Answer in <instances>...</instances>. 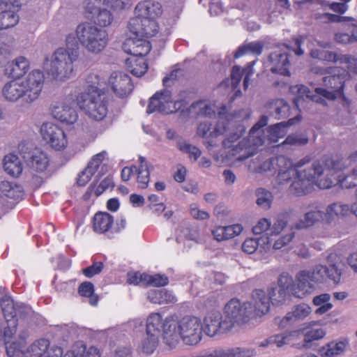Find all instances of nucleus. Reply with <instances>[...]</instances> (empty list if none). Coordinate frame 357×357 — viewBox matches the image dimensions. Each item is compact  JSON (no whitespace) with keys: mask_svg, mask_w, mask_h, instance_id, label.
<instances>
[{"mask_svg":"<svg viewBox=\"0 0 357 357\" xmlns=\"http://www.w3.org/2000/svg\"><path fill=\"white\" fill-rule=\"evenodd\" d=\"M84 17L93 23L83 22L75 29L77 42L89 53L98 54L109 43V35L104 29L110 26L114 16L102 0H84L82 3Z\"/></svg>","mask_w":357,"mask_h":357,"instance_id":"nucleus-1","label":"nucleus"},{"mask_svg":"<svg viewBox=\"0 0 357 357\" xmlns=\"http://www.w3.org/2000/svg\"><path fill=\"white\" fill-rule=\"evenodd\" d=\"M311 160V156L306 155L294 164L291 161L290 167L278 175V183L284 184L291 181L289 190L291 194L297 197L310 193L314 185L320 189L331 188L333 183L332 178H325V172L329 169L327 168V160H324L322 157L314 161L310 169H302Z\"/></svg>","mask_w":357,"mask_h":357,"instance_id":"nucleus-2","label":"nucleus"},{"mask_svg":"<svg viewBox=\"0 0 357 357\" xmlns=\"http://www.w3.org/2000/svg\"><path fill=\"white\" fill-rule=\"evenodd\" d=\"M277 287H271L266 295L262 289H255L252 291V297L254 304L250 302L241 303L237 298L231 299L225 306L224 313L227 321H230L231 328L236 324L247 323L252 316L261 317L266 314L271 306V303L275 304L273 296L275 295Z\"/></svg>","mask_w":357,"mask_h":357,"instance_id":"nucleus-3","label":"nucleus"},{"mask_svg":"<svg viewBox=\"0 0 357 357\" xmlns=\"http://www.w3.org/2000/svg\"><path fill=\"white\" fill-rule=\"evenodd\" d=\"M202 337V323L195 316L178 318L171 315L165 319L164 342L169 348L176 347L181 340L188 345H196Z\"/></svg>","mask_w":357,"mask_h":357,"instance_id":"nucleus-4","label":"nucleus"},{"mask_svg":"<svg viewBox=\"0 0 357 357\" xmlns=\"http://www.w3.org/2000/svg\"><path fill=\"white\" fill-rule=\"evenodd\" d=\"M45 83V75L40 70H33L25 77L13 79L5 84L2 89L4 98L10 102L22 98L32 103L40 97Z\"/></svg>","mask_w":357,"mask_h":357,"instance_id":"nucleus-5","label":"nucleus"},{"mask_svg":"<svg viewBox=\"0 0 357 357\" xmlns=\"http://www.w3.org/2000/svg\"><path fill=\"white\" fill-rule=\"evenodd\" d=\"M268 123V117L263 115L260 117L259 120L252 127L250 130L249 135L247 138L243 139L238 142L237 145H234L242 135L244 132L243 127L239 129V133L234 132L228 136L222 141V145L225 149H231V155H236L244 151L243 154H240L237 159L243 160L253 155V151L255 146L262 145L265 142V137L259 135L260 130L266 126Z\"/></svg>","mask_w":357,"mask_h":357,"instance_id":"nucleus-6","label":"nucleus"},{"mask_svg":"<svg viewBox=\"0 0 357 357\" xmlns=\"http://www.w3.org/2000/svg\"><path fill=\"white\" fill-rule=\"evenodd\" d=\"M74 40L73 36H67L66 47L56 49L52 56L47 73L56 79L64 80L73 73V63L78 59L79 54L78 44Z\"/></svg>","mask_w":357,"mask_h":357,"instance_id":"nucleus-7","label":"nucleus"},{"mask_svg":"<svg viewBox=\"0 0 357 357\" xmlns=\"http://www.w3.org/2000/svg\"><path fill=\"white\" fill-rule=\"evenodd\" d=\"M77 103L85 114L95 121H102L108 114V97L96 86L91 93H82L77 97Z\"/></svg>","mask_w":357,"mask_h":357,"instance_id":"nucleus-8","label":"nucleus"},{"mask_svg":"<svg viewBox=\"0 0 357 357\" xmlns=\"http://www.w3.org/2000/svg\"><path fill=\"white\" fill-rule=\"evenodd\" d=\"M18 153L26 167L31 173H45L51 164L49 153L41 148L34 146L32 143L22 141L17 146Z\"/></svg>","mask_w":357,"mask_h":357,"instance_id":"nucleus-9","label":"nucleus"},{"mask_svg":"<svg viewBox=\"0 0 357 357\" xmlns=\"http://www.w3.org/2000/svg\"><path fill=\"white\" fill-rule=\"evenodd\" d=\"M0 306L7 322L4 335L13 337L16 333L18 319L24 318L29 313V307L23 303H16L10 295H4L0 300Z\"/></svg>","mask_w":357,"mask_h":357,"instance_id":"nucleus-10","label":"nucleus"},{"mask_svg":"<svg viewBox=\"0 0 357 357\" xmlns=\"http://www.w3.org/2000/svg\"><path fill=\"white\" fill-rule=\"evenodd\" d=\"M324 160H327V168L329 169L325 172V178H332L333 181L331 188L336 185L347 189L357 186V168L354 167L350 174L342 177L339 174L346 167L342 158L338 155L324 156Z\"/></svg>","mask_w":357,"mask_h":357,"instance_id":"nucleus-11","label":"nucleus"},{"mask_svg":"<svg viewBox=\"0 0 357 357\" xmlns=\"http://www.w3.org/2000/svg\"><path fill=\"white\" fill-rule=\"evenodd\" d=\"M294 41L296 48L294 50L291 49L289 45L285 44L279 45L274 51H273L269 56L268 61L270 62V70L273 73H278L282 75L289 76V66L290 62L289 56L290 52L294 51L296 55L301 56L303 54L301 46L302 40L299 38H294Z\"/></svg>","mask_w":357,"mask_h":357,"instance_id":"nucleus-12","label":"nucleus"},{"mask_svg":"<svg viewBox=\"0 0 357 357\" xmlns=\"http://www.w3.org/2000/svg\"><path fill=\"white\" fill-rule=\"evenodd\" d=\"M347 75L344 71L342 73L334 74L323 77V85L324 88L317 87L314 91L321 95L322 98L333 100L344 95L345 77Z\"/></svg>","mask_w":357,"mask_h":357,"instance_id":"nucleus-13","label":"nucleus"},{"mask_svg":"<svg viewBox=\"0 0 357 357\" xmlns=\"http://www.w3.org/2000/svg\"><path fill=\"white\" fill-rule=\"evenodd\" d=\"M43 139L52 149L61 151L66 149L68 144L67 136L64 130L52 122L43 123L40 128Z\"/></svg>","mask_w":357,"mask_h":357,"instance_id":"nucleus-14","label":"nucleus"},{"mask_svg":"<svg viewBox=\"0 0 357 357\" xmlns=\"http://www.w3.org/2000/svg\"><path fill=\"white\" fill-rule=\"evenodd\" d=\"M231 329L230 321L223 319L222 313L218 310H211L204 317L202 331L210 337L219 333H226Z\"/></svg>","mask_w":357,"mask_h":357,"instance_id":"nucleus-15","label":"nucleus"},{"mask_svg":"<svg viewBox=\"0 0 357 357\" xmlns=\"http://www.w3.org/2000/svg\"><path fill=\"white\" fill-rule=\"evenodd\" d=\"M52 116L66 125H72L77 122L78 114L70 105V100L61 98L52 102L50 107Z\"/></svg>","mask_w":357,"mask_h":357,"instance_id":"nucleus-16","label":"nucleus"},{"mask_svg":"<svg viewBox=\"0 0 357 357\" xmlns=\"http://www.w3.org/2000/svg\"><path fill=\"white\" fill-rule=\"evenodd\" d=\"M128 28L134 36L147 40L155 36L159 30L156 20L135 17L128 22Z\"/></svg>","mask_w":357,"mask_h":357,"instance_id":"nucleus-17","label":"nucleus"},{"mask_svg":"<svg viewBox=\"0 0 357 357\" xmlns=\"http://www.w3.org/2000/svg\"><path fill=\"white\" fill-rule=\"evenodd\" d=\"M28 1L29 0H0V17L4 27L9 29L18 23L19 16L17 13Z\"/></svg>","mask_w":357,"mask_h":357,"instance_id":"nucleus-18","label":"nucleus"},{"mask_svg":"<svg viewBox=\"0 0 357 357\" xmlns=\"http://www.w3.org/2000/svg\"><path fill=\"white\" fill-rule=\"evenodd\" d=\"M108 85L114 93L119 98L128 96L134 88L131 77L121 71H114L110 74Z\"/></svg>","mask_w":357,"mask_h":357,"instance_id":"nucleus-19","label":"nucleus"},{"mask_svg":"<svg viewBox=\"0 0 357 357\" xmlns=\"http://www.w3.org/2000/svg\"><path fill=\"white\" fill-rule=\"evenodd\" d=\"M173 104L172 93L170 91L164 89L156 92L150 99L146 112L152 114L159 112L168 114L173 112L172 105Z\"/></svg>","mask_w":357,"mask_h":357,"instance_id":"nucleus-20","label":"nucleus"},{"mask_svg":"<svg viewBox=\"0 0 357 357\" xmlns=\"http://www.w3.org/2000/svg\"><path fill=\"white\" fill-rule=\"evenodd\" d=\"M123 51L132 57L145 56L151 50L150 42L141 37L128 38L122 45Z\"/></svg>","mask_w":357,"mask_h":357,"instance_id":"nucleus-21","label":"nucleus"},{"mask_svg":"<svg viewBox=\"0 0 357 357\" xmlns=\"http://www.w3.org/2000/svg\"><path fill=\"white\" fill-rule=\"evenodd\" d=\"M211 128L212 124L210 122H202L199 124L197 131L199 136L209 138L204 142V144L208 150L218 145L215 139L226 132V126L223 123H218L213 131H211Z\"/></svg>","mask_w":357,"mask_h":357,"instance_id":"nucleus-22","label":"nucleus"},{"mask_svg":"<svg viewBox=\"0 0 357 357\" xmlns=\"http://www.w3.org/2000/svg\"><path fill=\"white\" fill-rule=\"evenodd\" d=\"M290 91L297 94L294 99V104L298 109L299 107L303 106L305 102L310 106L313 102L326 105V100L321 97V95H318L316 92L315 94L311 95L309 89L304 85L292 86L290 87Z\"/></svg>","mask_w":357,"mask_h":357,"instance_id":"nucleus-23","label":"nucleus"},{"mask_svg":"<svg viewBox=\"0 0 357 357\" xmlns=\"http://www.w3.org/2000/svg\"><path fill=\"white\" fill-rule=\"evenodd\" d=\"M311 312L312 308L308 304L300 303L294 305L291 311L288 312L282 319H280L278 322V319L276 318L275 321L278 324L279 328H284L296 321L305 319Z\"/></svg>","mask_w":357,"mask_h":357,"instance_id":"nucleus-24","label":"nucleus"},{"mask_svg":"<svg viewBox=\"0 0 357 357\" xmlns=\"http://www.w3.org/2000/svg\"><path fill=\"white\" fill-rule=\"evenodd\" d=\"M93 231L98 234H107L109 238L112 236L114 224V217L107 212L98 211L93 215L91 222Z\"/></svg>","mask_w":357,"mask_h":357,"instance_id":"nucleus-25","label":"nucleus"},{"mask_svg":"<svg viewBox=\"0 0 357 357\" xmlns=\"http://www.w3.org/2000/svg\"><path fill=\"white\" fill-rule=\"evenodd\" d=\"M317 276L313 275V272L302 271L296 275L297 284L293 287L292 292L294 296L298 298H304L310 294L314 289L313 285L310 280H315Z\"/></svg>","mask_w":357,"mask_h":357,"instance_id":"nucleus-26","label":"nucleus"},{"mask_svg":"<svg viewBox=\"0 0 357 357\" xmlns=\"http://www.w3.org/2000/svg\"><path fill=\"white\" fill-rule=\"evenodd\" d=\"M135 17L156 20L162 14L161 4L155 1L145 0L139 2L135 7Z\"/></svg>","mask_w":357,"mask_h":357,"instance_id":"nucleus-27","label":"nucleus"},{"mask_svg":"<svg viewBox=\"0 0 357 357\" xmlns=\"http://www.w3.org/2000/svg\"><path fill=\"white\" fill-rule=\"evenodd\" d=\"M291 160L284 155L275 157L264 160L258 167L255 168L257 172H265L275 170L278 172V175L291 165Z\"/></svg>","mask_w":357,"mask_h":357,"instance_id":"nucleus-28","label":"nucleus"},{"mask_svg":"<svg viewBox=\"0 0 357 357\" xmlns=\"http://www.w3.org/2000/svg\"><path fill=\"white\" fill-rule=\"evenodd\" d=\"M30 63L29 60L24 56H19L7 63L5 68V73L9 77L21 79L29 70Z\"/></svg>","mask_w":357,"mask_h":357,"instance_id":"nucleus-29","label":"nucleus"},{"mask_svg":"<svg viewBox=\"0 0 357 357\" xmlns=\"http://www.w3.org/2000/svg\"><path fill=\"white\" fill-rule=\"evenodd\" d=\"M301 116L297 115L294 118L289 119L287 122H280L269 126L267 128V135L265 140L270 142H277L280 138H282L287 134V128L301 121Z\"/></svg>","mask_w":357,"mask_h":357,"instance_id":"nucleus-30","label":"nucleus"},{"mask_svg":"<svg viewBox=\"0 0 357 357\" xmlns=\"http://www.w3.org/2000/svg\"><path fill=\"white\" fill-rule=\"evenodd\" d=\"M255 61L250 62L248 63L246 67L241 70V68L238 66H234L231 72V87L233 89H236L241 79L243 74H245L244 79H243V87L244 89H247L250 82V77L253 74V66L255 63Z\"/></svg>","mask_w":357,"mask_h":357,"instance_id":"nucleus-31","label":"nucleus"},{"mask_svg":"<svg viewBox=\"0 0 357 357\" xmlns=\"http://www.w3.org/2000/svg\"><path fill=\"white\" fill-rule=\"evenodd\" d=\"M322 221L325 222V213L315 206L305 213L303 219L295 224L294 228L296 229H307Z\"/></svg>","mask_w":357,"mask_h":357,"instance_id":"nucleus-32","label":"nucleus"},{"mask_svg":"<svg viewBox=\"0 0 357 357\" xmlns=\"http://www.w3.org/2000/svg\"><path fill=\"white\" fill-rule=\"evenodd\" d=\"M313 275H319V277L315 278L316 282H321L325 278H328L333 280L335 284H338L341 279V271L335 264L329 266H317L313 271Z\"/></svg>","mask_w":357,"mask_h":357,"instance_id":"nucleus-33","label":"nucleus"},{"mask_svg":"<svg viewBox=\"0 0 357 357\" xmlns=\"http://www.w3.org/2000/svg\"><path fill=\"white\" fill-rule=\"evenodd\" d=\"M114 186L115 183L113 177L112 176L109 175L100 183L93 181L88 188L84 197L86 200L92 195L99 197L107 190H112Z\"/></svg>","mask_w":357,"mask_h":357,"instance_id":"nucleus-34","label":"nucleus"},{"mask_svg":"<svg viewBox=\"0 0 357 357\" xmlns=\"http://www.w3.org/2000/svg\"><path fill=\"white\" fill-rule=\"evenodd\" d=\"M351 213V207L342 202H335L328 205L325 213V222L331 223L336 218H344Z\"/></svg>","mask_w":357,"mask_h":357,"instance_id":"nucleus-35","label":"nucleus"},{"mask_svg":"<svg viewBox=\"0 0 357 357\" xmlns=\"http://www.w3.org/2000/svg\"><path fill=\"white\" fill-rule=\"evenodd\" d=\"M243 231V227L239 224L229 226H218L212 231L214 238L218 241H222L239 235Z\"/></svg>","mask_w":357,"mask_h":357,"instance_id":"nucleus-36","label":"nucleus"},{"mask_svg":"<svg viewBox=\"0 0 357 357\" xmlns=\"http://www.w3.org/2000/svg\"><path fill=\"white\" fill-rule=\"evenodd\" d=\"M4 171L13 177H18L22 172V165L18 156L14 153L6 155L3 160Z\"/></svg>","mask_w":357,"mask_h":357,"instance_id":"nucleus-37","label":"nucleus"},{"mask_svg":"<svg viewBox=\"0 0 357 357\" xmlns=\"http://www.w3.org/2000/svg\"><path fill=\"white\" fill-rule=\"evenodd\" d=\"M267 109L276 119L288 118L290 116V107L282 99H276L268 102Z\"/></svg>","mask_w":357,"mask_h":357,"instance_id":"nucleus-38","label":"nucleus"},{"mask_svg":"<svg viewBox=\"0 0 357 357\" xmlns=\"http://www.w3.org/2000/svg\"><path fill=\"white\" fill-rule=\"evenodd\" d=\"M147 299L154 304L174 303L176 301L174 296L166 289H151L147 293Z\"/></svg>","mask_w":357,"mask_h":357,"instance_id":"nucleus-39","label":"nucleus"},{"mask_svg":"<svg viewBox=\"0 0 357 357\" xmlns=\"http://www.w3.org/2000/svg\"><path fill=\"white\" fill-rule=\"evenodd\" d=\"M144 57H130L126 60V68L133 75L141 77L147 71L148 63Z\"/></svg>","mask_w":357,"mask_h":357,"instance_id":"nucleus-40","label":"nucleus"},{"mask_svg":"<svg viewBox=\"0 0 357 357\" xmlns=\"http://www.w3.org/2000/svg\"><path fill=\"white\" fill-rule=\"evenodd\" d=\"M71 350L74 357H100V351L97 347H87L83 341L75 342Z\"/></svg>","mask_w":357,"mask_h":357,"instance_id":"nucleus-41","label":"nucleus"},{"mask_svg":"<svg viewBox=\"0 0 357 357\" xmlns=\"http://www.w3.org/2000/svg\"><path fill=\"white\" fill-rule=\"evenodd\" d=\"M139 165L137 167V169H136V173L135 175L137 176V186L140 189H146L149 183L150 179V171L149 168L148 162L146 160V158L140 156L139 158Z\"/></svg>","mask_w":357,"mask_h":357,"instance_id":"nucleus-42","label":"nucleus"},{"mask_svg":"<svg viewBox=\"0 0 357 357\" xmlns=\"http://www.w3.org/2000/svg\"><path fill=\"white\" fill-rule=\"evenodd\" d=\"M164 322L162 315L158 312L151 313L146 319V332L147 334H155L159 335L161 329L164 333ZM164 337V333L162 334Z\"/></svg>","mask_w":357,"mask_h":357,"instance_id":"nucleus-43","label":"nucleus"},{"mask_svg":"<svg viewBox=\"0 0 357 357\" xmlns=\"http://www.w3.org/2000/svg\"><path fill=\"white\" fill-rule=\"evenodd\" d=\"M49 347L48 340L44 338L38 340L24 351L22 357H42Z\"/></svg>","mask_w":357,"mask_h":357,"instance_id":"nucleus-44","label":"nucleus"},{"mask_svg":"<svg viewBox=\"0 0 357 357\" xmlns=\"http://www.w3.org/2000/svg\"><path fill=\"white\" fill-rule=\"evenodd\" d=\"M78 294L82 297L88 298L89 303L96 306L99 301V296L95 294L94 285L91 282H83L78 287Z\"/></svg>","mask_w":357,"mask_h":357,"instance_id":"nucleus-45","label":"nucleus"},{"mask_svg":"<svg viewBox=\"0 0 357 357\" xmlns=\"http://www.w3.org/2000/svg\"><path fill=\"white\" fill-rule=\"evenodd\" d=\"M345 347L343 342H331L321 347L318 352L321 357H334L343 353Z\"/></svg>","mask_w":357,"mask_h":357,"instance_id":"nucleus-46","label":"nucleus"},{"mask_svg":"<svg viewBox=\"0 0 357 357\" xmlns=\"http://www.w3.org/2000/svg\"><path fill=\"white\" fill-rule=\"evenodd\" d=\"M12 337H6L3 335V339L6 346V351L8 357H15L22 356L24 351L22 349L24 348L26 344V337H22L19 342H10V340Z\"/></svg>","mask_w":357,"mask_h":357,"instance_id":"nucleus-47","label":"nucleus"},{"mask_svg":"<svg viewBox=\"0 0 357 357\" xmlns=\"http://www.w3.org/2000/svg\"><path fill=\"white\" fill-rule=\"evenodd\" d=\"M316 324V321L309 322L305 327L299 330L300 333H303L306 331L304 335L305 343H310L315 340H319L326 335V332L322 328L310 329L312 326L315 325Z\"/></svg>","mask_w":357,"mask_h":357,"instance_id":"nucleus-48","label":"nucleus"},{"mask_svg":"<svg viewBox=\"0 0 357 357\" xmlns=\"http://www.w3.org/2000/svg\"><path fill=\"white\" fill-rule=\"evenodd\" d=\"M338 53L330 50L322 49H312L310 51V55L312 59H318L326 63H336L339 57Z\"/></svg>","mask_w":357,"mask_h":357,"instance_id":"nucleus-49","label":"nucleus"},{"mask_svg":"<svg viewBox=\"0 0 357 357\" xmlns=\"http://www.w3.org/2000/svg\"><path fill=\"white\" fill-rule=\"evenodd\" d=\"M263 51V45L259 42H252L247 45H241L238 47L234 54L235 59L241 57L242 56L251 52L256 55H259Z\"/></svg>","mask_w":357,"mask_h":357,"instance_id":"nucleus-50","label":"nucleus"},{"mask_svg":"<svg viewBox=\"0 0 357 357\" xmlns=\"http://www.w3.org/2000/svg\"><path fill=\"white\" fill-rule=\"evenodd\" d=\"M177 147L181 151L188 153L190 159L193 161H197L201 156V150L198 147L187 143L185 140L178 141L177 142Z\"/></svg>","mask_w":357,"mask_h":357,"instance_id":"nucleus-51","label":"nucleus"},{"mask_svg":"<svg viewBox=\"0 0 357 357\" xmlns=\"http://www.w3.org/2000/svg\"><path fill=\"white\" fill-rule=\"evenodd\" d=\"M158 335L155 334H147L142 342V352L146 354H151L158 345Z\"/></svg>","mask_w":357,"mask_h":357,"instance_id":"nucleus-52","label":"nucleus"},{"mask_svg":"<svg viewBox=\"0 0 357 357\" xmlns=\"http://www.w3.org/2000/svg\"><path fill=\"white\" fill-rule=\"evenodd\" d=\"M290 214L288 212H283L278 215L274 219L271 227V234H279L287 226L289 220Z\"/></svg>","mask_w":357,"mask_h":357,"instance_id":"nucleus-53","label":"nucleus"},{"mask_svg":"<svg viewBox=\"0 0 357 357\" xmlns=\"http://www.w3.org/2000/svg\"><path fill=\"white\" fill-rule=\"evenodd\" d=\"M144 279L146 280V287H164L168 284L169 283V278L165 274L162 275L158 273L155 275H149L146 273V275L144 276Z\"/></svg>","mask_w":357,"mask_h":357,"instance_id":"nucleus-54","label":"nucleus"},{"mask_svg":"<svg viewBox=\"0 0 357 357\" xmlns=\"http://www.w3.org/2000/svg\"><path fill=\"white\" fill-rule=\"evenodd\" d=\"M257 197V204L261 208L268 209L271 207L273 195L272 193L264 188H259L256 191Z\"/></svg>","mask_w":357,"mask_h":357,"instance_id":"nucleus-55","label":"nucleus"},{"mask_svg":"<svg viewBox=\"0 0 357 357\" xmlns=\"http://www.w3.org/2000/svg\"><path fill=\"white\" fill-rule=\"evenodd\" d=\"M300 334V331H294L285 335H275L271 336L267 339V343H271L278 347H280L285 344L289 343V340L291 337L296 336Z\"/></svg>","mask_w":357,"mask_h":357,"instance_id":"nucleus-56","label":"nucleus"},{"mask_svg":"<svg viewBox=\"0 0 357 357\" xmlns=\"http://www.w3.org/2000/svg\"><path fill=\"white\" fill-rule=\"evenodd\" d=\"M337 63L344 65L348 72L357 74V59L349 54H339Z\"/></svg>","mask_w":357,"mask_h":357,"instance_id":"nucleus-57","label":"nucleus"},{"mask_svg":"<svg viewBox=\"0 0 357 357\" xmlns=\"http://www.w3.org/2000/svg\"><path fill=\"white\" fill-rule=\"evenodd\" d=\"M308 142V138L303 135L293 134L289 135L282 142L283 145H291V146H302L305 145Z\"/></svg>","mask_w":357,"mask_h":357,"instance_id":"nucleus-58","label":"nucleus"},{"mask_svg":"<svg viewBox=\"0 0 357 357\" xmlns=\"http://www.w3.org/2000/svg\"><path fill=\"white\" fill-rule=\"evenodd\" d=\"M105 155V151L97 153L91 158L86 167L94 174L104 160Z\"/></svg>","mask_w":357,"mask_h":357,"instance_id":"nucleus-59","label":"nucleus"},{"mask_svg":"<svg viewBox=\"0 0 357 357\" xmlns=\"http://www.w3.org/2000/svg\"><path fill=\"white\" fill-rule=\"evenodd\" d=\"M191 107L192 108H199V114L203 116H211L215 113L212 107L204 100H199L194 102L192 104Z\"/></svg>","mask_w":357,"mask_h":357,"instance_id":"nucleus-60","label":"nucleus"},{"mask_svg":"<svg viewBox=\"0 0 357 357\" xmlns=\"http://www.w3.org/2000/svg\"><path fill=\"white\" fill-rule=\"evenodd\" d=\"M146 275V273H140L139 272L128 273L127 275V282L130 284L142 285L146 287V282L144 276Z\"/></svg>","mask_w":357,"mask_h":357,"instance_id":"nucleus-61","label":"nucleus"},{"mask_svg":"<svg viewBox=\"0 0 357 357\" xmlns=\"http://www.w3.org/2000/svg\"><path fill=\"white\" fill-rule=\"evenodd\" d=\"M100 82V77L98 75L93 73L89 74L86 78V87L84 93H91L95 86L99 89Z\"/></svg>","mask_w":357,"mask_h":357,"instance_id":"nucleus-62","label":"nucleus"},{"mask_svg":"<svg viewBox=\"0 0 357 357\" xmlns=\"http://www.w3.org/2000/svg\"><path fill=\"white\" fill-rule=\"evenodd\" d=\"M103 268L102 262H95L82 270L83 274L87 278H91L100 273Z\"/></svg>","mask_w":357,"mask_h":357,"instance_id":"nucleus-63","label":"nucleus"},{"mask_svg":"<svg viewBox=\"0 0 357 357\" xmlns=\"http://www.w3.org/2000/svg\"><path fill=\"white\" fill-rule=\"evenodd\" d=\"M259 242L257 239L252 238H248L243 242L242 250L244 252L252 254L257 250Z\"/></svg>","mask_w":357,"mask_h":357,"instance_id":"nucleus-64","label":"nucleus"}]
</instances>
